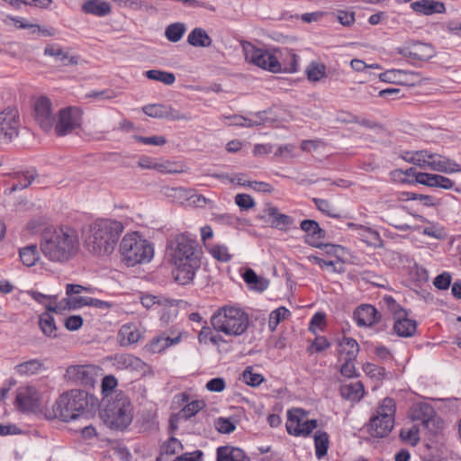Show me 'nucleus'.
<instances>
[{"label": "nucleus", "instance_id": "1", "mask_svg": "<svg viewBox=\"0 0 461 461\" xmlns=\"http://www.w3.org/2000/svg\"><path fill=\"white\" fill-rule=\"evenodd\" d=\"M78 249V235L71 227L47 228L42 232L41 250L50 261L68 262L76 256Z\"/></svg>", "mask_w": 461, "mask_h": 461}, {"label": "nucleus", "instance_id": "2", "mask_svg": "<svg viewBox=\"0 0 461 461\" xmlns=\"http://www.w3.org/2000/svg\"><path fill=\"white\" fill-rule=\"evenodd\" d=\"M168 251L170 262L175 267V280L183 285L191 283L199 267L195 241L185 234L177 235L170 241Z\"/></svg>", "mask_w": 461, "mask_h": 461}, {"label": "nucleus", "instance_id": "3", "mask_svg": "<svg viewBox=\"0 0 461 461\" xmlns=\"http://www.w3.org/2000/svg\"><path fill=\"white\" fill-rule=\"evenodd\" d=\"M121 221L111 219H99L92 222L86 232V248L93 255L104 257L111 255L123 231Z\"/></svg>", "mask_w": 461, "mask_h": 461}, {"label": "nucleus", "instance_id": "4", "mask_svg": "<svg viewBox=\"0 0 461 461\" xmlns=\"http://www.w3.org/2000/svg\"><path fill=\"white\" fill-rule=\"evenodd\" d=\"M103 405L100 418L110 429L123 430L131 423L133 407L130 398L123 392L109 395Z\"/></svg>", "mask_w": 461, "mask_h": 461}, {"label": "nucleus", "instance_id": "5", "mask_svg": "<svg viewBox=\"0 0 461 461\" xmlns=\"http://www.w3.org/2000/svg\"><path fill=\"white\" fill-rule=\"evenodd\" d=\"M242 49L246 61L258 68L269 70L273 73L281 71L294 73L297 70L298 57L288 50L285 51L287 60H284L281 63L275 55L267 50L257 48L250 42L242 43Z\"/></svg>", "mask_w": 461, "mask_h": 461}, {"label": "nucleus", "instance_id": "6", "mask_svg": "<svg viewBox=\"0 0 461 461\" xmlns=\"http://www.w3.org/2000/svg\"><path fill=\"white\" fill-rule=\"evenodd\" d=\"M122 261L127 267L149 263L154 258V247L151 242L139 232H130L123 236L119 245Z\"/></svg>", "mask_w": 461, "mask_h": 461}, {"label": "nucleus", "instance_id": "7", "mask_svg": "<svg viewBox=\"0 0 461 461\" xmlns=\"http://www.w3.org/2000/svg\"><path fill=\"white\" fill-rule=\"evenodd\" d=\"M249 316L240 308L223 306L218 309L211 318L212 328L227 336H240L249 327Z\"/></svg>", "mask_w": 461, "mask_h": 461}, {"label": "nucleus", "instance_id": "8", "mask_svg": "<svg viewBox=\"0 0 461 461\" xmlns=\"http://www.w3.org/2000/svg\"><path fill=\"white\" fill-rule=\"evenodd\" d=\"M87 393L82 390L73 389L59 397L53 411L55 415L63 421L83 420L87 417Z\"/></svg>", "mask_w": 461, "mask_h": 461}, {"label": "nucleus", "instance_id": "9", "mask_svg": "<svg viewBox=\"0 0 461 461\" xmlns=\"http://www.w3.org/2000/svg\"><path fill=\"white\" fill-rule=\"evenodd\" d=\"M22 126L19 111L8 106L0 112V147L12 143L19 136Z\"/></svg>", "mask_w": 461, "mask_h": 461}, {"label": "nucleus", "instance_id": "10", "mask_svg": "<svg viewBox=\"0 0 461 461\" xmlns=\"http://www.w3.org/2000/svg\"><path fill=\"white\" fill-rule=\"evenodd\" d=\"M82 111L76 106L60 109L58 119L54 122V131L57 136H66L81 127Z\"/></svg>", "mask_w": 461, "mask_h": 461}, {"label": "nucleus", "instance_id": "11", "mask_svg": "<svg viewBox=\"0 0 461 461\" xmlns=\"http://www.w3.org/2000/svg\"><path fill=\"white\" fill-rule=\"evenodd\" d=\"M286 430L294 436H308L316 427V420H304V412L300 409L288 411Z\"/></svg>", "mask_w": 461, "mask_h": 461}, {"label": "nucleus", "instance_id": "12", "mask_svg": "<svg viewBox=\"0 0 461 461\" xmlns=\"http://www.w3.org/2000/svg\"><path fill=\"white\" fill-rule=\"evenodd\" d=\"M99 369L93 365L70 366L66 369L65 378L75 384L93 386L96 382Z\"/></svg>", "mask_w": 461, "mask_h": 461}, {"label": "nucleus", "instance_id": "13", "mask_svg": "<svg viewBox=\"0 0 461 461\" xmlns=\"http://www.w3.org/2000/svg\"><path fill=\"white\" fill-rule=\"evenodd\" d=\"M33 108L36 122L44 131H50L55 122L51 101L46 96H41L35 101Z\"/></svg>", "mask_w": 461, "mask_h": 461}, {"label": "nucleus", "instance_id": "14", "mask_svg": "<svg viewBox=\"0 0 461 461\" xmlns=\"http://www.w3.org/2000/svg\"><path fill=\"white\" fill-rule=\"evenodd\" d=\"M379 78L383 82L391 84H399L405 86H415L422 82L419 72L405 71L401 69H390L379 75Z\"/></svg>", "mask_w": 461, "mask_h": 461}, {"label": "nucleus", "instance_id": "15", "mask_svg": "<svg viewBox=\"0 0 461 461\" xmlns=\"http://www.w3.org/2000/svg\"><path fill=\"white\" fill-rule=\"evenodd\" d=\"M398 52L403 57L427 61L435 56V50L430 44L416 42L411 45L398 50Z\"/></svg>", "mask_w": 461, "mask_h": 461}, {"label": "nucleus", "instance_id": "16", "mask_svg": "<svg viewBox=\"0 0 461 461\" xmlns=\"http://www.w3.org/2000/svg\"><path fill=\"white\" fill-rule=\"evenodd\" d=\"M300 228L306 233L305 242L314 248H321V240L325 238V230L314 220H303L300 223Z\"/></svg>", "mask_w": 461, "mask_h": 461}, {"label": "nucleus", "instance_id": "17", "mask_svg": "<svg viewBox=\"0 0 461 461\" xmlns=\"http://www.w3.org/2000/svg\"><path fill=\"white\" fill-rule=\"evenodd\" d=\"M428 167L433 171L447 174L461 172V167L456 162L442 155L431 152L429 155Z\"/></svg>", "mask_w": 461, "mask_h": 461}, {"label": "nucleus", "instance_id": "18", "mask_svg": "<svg viewBox=\"0 0 461 461\" xmlns=\"http://www.w3.org/2000/svg\"><path fill=\"white\" fill-rule=\"evenodd\" d=\"M15 403L23 411H32L36 408L38 406V395L35 388L32 386L19 388Z\"/></svg>", "mask_w": 461, "mask_h": 461}, {"label": "nucleus", "instance_id": "19", "mask_svg": "<svg viewBox=\"0 0 461 461\" xmlns=\"http://www.w3.org/2000/svg\"><path fill=\"white\" fill-rule=\"evenodd\" d=\"M354 319L358 326L367 327L377 323L380 320V314L374 306L363 304L354 312Z\"/></svg>", "mask_w": 461, "mask_h": 461}, {"label": "nucleus", "instance_id": "20", "mask_svg": "<svg viewBox=\"0 0 461 461\" xmlns=\"http://www.w3.org/2000/svg\"><path fill=\"white\" fill-rule=\"evenodd\" d=\"M265 212L269 217V223L272 228L287 231L294 224V219L287 214L281 213L276 206L267 204Z\"/></svg>", "mask_w": 461, "mask_h": 461}, {"label": "nucleus", "instance_id": "21", "mask_svg": "<svg viewBox=\"0 0 461 461\" xmlns=\"http://www.w3.org/2000/svg\"><path fill=\"white\" fill-rule=\"evenodd\" d=\"M176 398L178 400L180 404L185 405L178 412V416L185 420H188L191 417L194 416L197 412L203 410L205 407V402L202 400H196L189 402V394L186 393H178Z\"/></svg>", "mask_w": 461, "mask_h": 461}, {"label": "nucleus", "instance_id": "22", "mask_svg": "<svg viewBox=\"0 0 461 461\" xmlns=\"http://www.w3.org/2000/svg\"><path fill=\"white\" fill-rule=\"evenodd\" d=\"M394 422L390 419L374 416L370 419L368 425V432L371 436L375 438L386 437L393 429Z\"/></svg>", "mask_w": 461, "mask_h": 461}, {"label": "nucleus", "instance_id": "23", "mask_svg": "<svg viewBox=\"0 0 461 461\" xmlns=\"http://www.w3.org/2000/svg\"><path fill=\"white\" fill-rule=\"evenodd\" d=\"M182 333L178 332L176 336L167 335L166 332L153 338L148 345L149 350L152 353H160L172 345L181 341Z\"/></svg>", "mask_w": 461, "mask_h": 461}, {"label": "nucleus", "instance_id": "24", "mask_svg": "<svg viewBox=\"0 0 461 461\" xmlns=\"http://www.w3.org/2000/svg\"><path fill=\"white\" fill-rule=\"evenodd\" d=\"M411 8L420 14L431 15L434 14H443L446 11L442 2L434 0H420L411 4Z\"/></svg>", "mask_w": 461, "mask_h": 461}, {"label": "nucleus", "instance_id": "25", "mask_svg": "<svg viewBox=\"0 0 461 461\" xmlns=\"http://www.w3.org/2000/svg\"><path fill=\"white\" fill-rule=\"evenodd\" d=\"M44 362L38 358L30 359L14 366V371L21 376H31L45 370Z\"/></svg>", "mask_w": 461, "mask_h": 461}, {"label": "nucleus", "instance_id": "26", "mask_svg": "<svg viewBox=\"0 0 461 461\" xmlns=\"http://www.w3.org/2000/svg\"><path fill=\"white\" fill-rule=\"evenodd\" d=\"M142 337V333L134 323L124 324L119 330L120 343L122 346L137 343Z\"/></svg>", "mask_w": 461, "mask_h": 461}, {"label": "nucleus", "instance_id": "27", "mask_svg": "<svg viewBox=\"0 0 461 461\" xmlns=\"http://www.w3.org/2000/svg\"><path fill=\"white\" fill-rule=\"evenodd\" d=\"M339 392L343 399L353 402H359L365 393L364 385L361 382L343 384L340 386Z\"/></svg>", "mask_w": 461, "mask_h": 461}, {"label": "nucleus", "instance_id": "28", "mask_svg": "<svg viewBox=\"0 0 461 461\" xmlns=\"http://www.w3.org/2000/svg\"><path fill=\"white\" fill-rule=\"evenodd\" d=\"M216 461H249L242 449L233 447H220L217 448Z\"/></svg>", "mask_w": 461, "mask_h": 461}, {"label": "nucleus", "instance_id": "29", "mask_svg": "<svg viewBox=\"0 0 461 461\" xmlns=\"http://www.w3.org/2000/svg\"><path fill=\"white\" fill-rule=\"evenodd\" d=\"M416 321L407 318V314L405 317L398 316L395 318L393 330L398 336L405 338L411 337L416 332Z\"/></svg>", "mask_w": 461, "mask_h": 461}, {"label": "nucleus", "instance_id": "30", "mask_svg": "<svg viewBox=\"0 0 461 461\" xmlns=\"http://www.w3.org/2000/svg\"><path fill=\"white\" fill-rule=\"evenodd\" d=\"M35 171L28 170L26 172H15L11 175V178L14 181L9 189V193L17 190H23L28 187L36 177Z\"/></svg>", "mask_w": 461, "mask_h": 461}, {"label": "nucleus", "instance_id": "31", "mask_svg": "<svg viewBox=\"0 0 461 461\" xmlns=\"http://www.w3.org/2000/svg\"><path fill=\"white\" fill-rule=\"evenodd\" d=\"M143 362L137 357L131 354H117L114 357V366L118 369H140L143 366Z\"/></svg>", "mask_w": 461, "mask_h": 461}, {"label": "nucleus", "instance_id": "32", "mask_svg": "<svg viewBox=\"0 0 461 461\" xmlns=\"http://www.w3.org/2000/svg\"><path fill=\"white\" fill-rule=\"evenodd\" d=\"M82 10L86 14L104 16L111 13V6L109 3L104 1L88 0L83 4Z\"/></svg>", "mask_w": 461, "mask_h": 461}, {"label": "nucleus", "instance_id": "33", "mask_svg": "<svg viewBox=\"0 0 461 461\" xmlns=\"http://www.w3.org/2000/svg\"><path fill=\"white\" fill-rule=\"evenodd\" d=\"M28 294L39 303L45 305L47 312H59L64 308L54 304L57 302V295H47L37 291H29Z\"/></svg>", "mask_w": 461, "mask_h": 461}, {"label": "nucleus", "instance_id": "34", "mask_svg": "<svg viewBox=\"0 0 461 461\" xmlns=\"http://www.w3.org/2000/svg\"><path fill=\"white\" fill-rule=\"evenodd\" d=\"M172 190L180 196H185L190 201V204L195 207L203 208L206 204L212 203L210 199L206 198L205 196L195 194L193 189L177 187Z\"/></svg>", "mask_w": 461, "mask_h": 461}, {"label": "nucleus", "instance_id": "35", "mask_svg": "<svg viewBox=\"0 0 461 461\" xmlns=\"http://www.w3.org/2000/svg\"><path fill=\"white\" fill-rule=\"evenodd\" d=\"M187 42L194 47L205 48L211 46L212 39L203 29L195 28L189 33Z\"/></svg>", "mask_w": 461, "mask_h": 461}, {"label": "nucleus", "instance_id": "36", "mask_svg": "<svg viewBox=\"0 0 461 461\" xmlns=\"http://www.w3.org/2000/svg\"><path fill=\"white\" fill-rule=\"evenodd\" d=\"M44 54L47 56L55 57L63 62L64 65H76L77 64V59L76 57H69L65 53L62 48L59 45L49 44L45 47Z\"/></svg>", "mask_w": 461, "mask_h": 461}, {"label": "nucleus", "instance_id": "37", "mask_svg": "<svg viewBox=\"0 0 461 461\" xmlns=\"http://www.w3.org/2000/svg\"><path fill=\"white\" fill-rule=\"evenodd\" d=\"M145 76L150 80L161 82L166 86H171L176 81L174 73L159 69L147 70Z\"/></svg>", "mask_w": 461, "mask_h": 461}, {"label": "nucleus", "instance_id": "38", "mask_svg": "<svg viewBox=\"0 0 461 461\" xmlns=\"http://www.w3.org/2000/svg\"><path fill=\"white\" fill-rule=\"evenodd\" d=\"M50 312H43L40 316L39 324L41 331L48 337L55 338L57 336V327L54 318L50 314Z\"/></svg>", "mask_w": 461, "mask_h": 461}, {"label": "nucleus", "instance_id": "39", "mask_svg": "<svg viewBox=\"0 0 461 461\" xmlns=\"http://www.w3.org/2000/svg\"><path fill=\"white\" fill-rule=\"evenodd\" d=\"M183 446L177 438L171 437L167 442H165L160 447V454L157 457V461H163V456H173L182 450Z\"/></svg>", "mask_w": 461, "mask_h": 461}, {"label": "nucleus", "instance_id": "40", "mask_svg": "<svg viewBox=\"0 0 461 461\" xmlns=\"http://www.w3.org/2000/svg\"><path fill=\"white\" fill-rule=\"evenodd\" d=\"M314 445L316 457L322 458L329 448V435L324 431H317L314 435Z\"/></svg>", "mask_w": 461, "mask_h": 461}, {"label": "nucleus", "instance_id": "41", "mask_svg": "<svg viewBox=\"0 0 461 461\" xmlns=\"http://www.w3.org/2000/svg\"><path fill=\"white\" fill-rule=\"evenodd\" d=\"M155 170L163 174H180L187 171L185 167L181 163L169 160L157 163Z\"/></svg>", "mask_w": 461, "mask_h": 461}, {"label": "nucleus", "instance_id": "42", "mask_svg": "<svg viewBox=\"0 0 461 461\" xmlns=\"http://www.w3.org/2000/svg\"><path fill=\"white\" fill-rule=\"evenodd\" d=\"M20 258L26 267L33 266L39 259V252L36 245H29L20 250Z\"/></svg>", "mask_w": 461, "mask_h": 461}, {"label": "nucleus", "instance_id": "43", "mask_svg": "<svg viewBox=\"0 0 461 461\" xmlns=\"http://www.w3.org/2000/svg\"><path fill=\"white\" fill-rule=\"evenodd\" d=\"M396 411L395 402L392 398H384L380 403L377 415L383 418H388L394 422V414Z\"/></svg>", "mask_w": 461, "mask_h": 461}, {"label": "nucleus", "instance_id": "44", "mask_svg": "<svg viewBox=\"0 0 461 461\" xmlns=\"http://www.w3.org/2000/svg\"><path fill=\"white\" fill-rule=\"evenodd\" d=\"M380 303L393 315L394 319L398 316L405 317L406 315L405 310L402 308L391 295L384 296Z\"/></svg>", "mask_w": 461, "mask_h": 461}, {"label": "nucleus", "instance_id": "45", "mask_svg": "<svg viewBox=\"0 0 461 461\" xmlns=\"http://www.w3.org/2000/svg\"><path fill=\"white\" fill-rule=\"evenodd\" d=\"M185 32V24L176 23L168 25L166 29V37L171 42H177L183 37Z\"/></svg>", "mask_w": 461, "mask_h": 461}, {"label": "nucleus", "instance_id": "46", "mask_svg": "<svg viewBox=\"0 0 461 461\" xmlns=\"http://www.w3.org/2000/svg\"><path fill=\"white\" fill-rule=\"evenodd\" d=\"M340 353H345L349 358H356L358 352V344L352 338H343L339 342Z\"/></svg>", "mask_w": 461, "mask_h": 461}, {"label": "nucleus", "instance_id": "47", "mask_svg": "<svg viewBox=\"0 0 461 461\" xmlns=\"http://www.w3.org/2000/svg\"><path fill=\"white\" fill-rule=\"evenodd\" d=\"M119 6L131 11H149L152 9V5L144 0H116Z\"/></svg>", "mask_w": 461, "mask_h": 461}, {"label": "nucleus", "instance_id": "48", "mask_svg": "<svg viewBox=\"0 0 461 461\" xmlns=\"http://www.w3.org/2000/svg\"><path fill=\"white\" fill-rule=\"evenodd\" d=\"M290 312L285 307H279L269 315L268 328L271 331L276 330L281 321L286 319Z\"/></svg>", "mask_w": 461, "mask_h": 461}, {"label": "nucleus", "instance_id": "49", "mask_svg": "<svg viewBox=\"0 0 461 461\" xmlns=\"http://www.w3.org/2000/svg\"><path fill=\"white\" fill-rule=\"evenodd\" d=\"M326 67L323 64L312 62L306 68L307 77L310 81L317 82L325 75Z\"/></svg>", "mask_w": 461, "mask_h": 461}, {"label": "nucleus", "instance_id": "50", "mask_svg": "<svg viewBox=\"0 0 461 461\" xmlns=\"http://www.w3.org/2000/svg\"><path fill=\"white\" fill-rule=\"evenodd\" d=\"M243 278L248 284H253L258 291H264L267 287V282L258 277L252 269L246 270Z\"/></svg>", "mask_w": 461, "mask_h": 461}, {"label": "nucleus", "instance_id": "51", "mask_svg": "<svg viewBox=\"0 0 461 461\" xmlns=\"http://www.w3.org/2000/svg\"><path fill=\"white\" fill-rule=\"evenodd\" d=\"M166 109L167 104H147L142 107V111L146 115L159 119L165 118V116H167Z\"/></svg>", "mask_w": 461, "mask_h": 461}, {"label": "nucleus", "instance_id": "52", "mask_svg": "<svg viewBox=\"0 0 461 461\" xmlns=\"http://www.w3.org/2000/svg\"><path fill=\"white\" fill-rule=\"evenodd\" d=\"M117 385V380L113 375H106L103 378L102 381V393L104 395L102 402H104V400L108 398L109 395L115 394L116 393H119L120 391H113V389Z\"/></svg>", "mask_w": 461, "mask_h": 461}, {"label": "nucleus", "instance_id": "53", "mask_svg": "<svg viewBox=\"0 0 461 461\" xmlns=\"http://www.w3.org/2000/svg\"><path fill=\"white\" fill-rule=\"evenodd\" d=\"M400 438L410 443L411 446H416L420 440L419 429L416 426H411L409 429H402L400 432Z\"/></svg>", "mask_w": 461, "mask_h": 461}, {"label": "nucleus", "instance_id": "54", "mask_svg": "<svg viewBox=\"0 0 461 461\" xmlns=\"http://www.w3.org/2000/svg\"><path fill=\"white\" fill-rule=\"evenodd\" d=\"M243 381L250 386H258L263 381L264 377L260 374L252 372V367L248 366L242 373Z\"/></svg>", "mask_w": 461, "mask_h": 461}, {"label": "nucleus", "instance_id": "55", "mask_svg": "<svg viewBox=\"0 0 461 461\" xmlns=\"http://www.w3.org/2000/svg\"><path fill=\"white\" fill-rule=\"evenodd\" d=\"M364 372L371 378L383 379L386 375L385 369L372 363H366L363 366Z\"/></svg>", "mask_w": 461, "mask_h": 461}, {"label": "nucleus", "instance_id": "56", "mask_svg": "<svg viewBox=\"0 0 461 461\" xmlns=\"http://www.w3.org/2000/svg\"><path fill=\"white\" fill-rule=\"evenodd\" d=\"M313 202L320 212L332 218L339 217V214L334 212V207L328 200L313 198Z\"/></svg>", "mask_w": 461, "mask_h": 461}, {"label": "nucleus", "instance_id": "57", "mask_svg": "<svg viewBox=\"0 0 461 461\" xmlns=\"http://www.w3.org/2000/svg\"><path fill=\"white\" fill-rule=\"evenodd\" d=\"M210 252L219 261L228 262L230 259V254L225 246L214 245L211 248Z\"/></svg>", "mask_w": 461, "mask_h": 461}, {"label": "nucleus", "instance_id": "58", "mask_svg": "<svg viewBox=\"0 0 461 461\" xmlns=\"http://www.w3.org/2000/svg\"><path fill=\"white\" fill-rule=\"evenodd\" d=\"M216 429L222 434H229L235 430V424L228 418H219L215 423Z\"/></svg>", "mask_w": 461, "mask_h": 461}, {"label": "nucleus", "instance_id": "59", "mask_svg": "<svg viewBox=\"0 0 461 461\" xmlns=\"http://www.w3.org/2000/svg\"><path fill=\"white\" fill-rule=\"evenodd\" d=\"M235 203L241 210H249L256 205L254 199L247 194H238Z\"/></svg>", "mask_w": 461, "mask_h": 461}, {"label": "nucleus", "instance_id": "60", "mask_svg": "<svg viewBox=\"0 0 461 461\" xmlns=\"http://www.w3.org/2000/svg\"><path fill=\"white\" fill-rule=\"evenodd\" d=\"M165 119L171 121H189L192 119L190 113H183L170 105H167Z\"/></svg>", "mask_w": 461, "mask_h": 461}, {"label": "nucleus", "instance_id": "61", "mask_svg": "<svg viewBox=\"0 0 461 461\" xmlns=\"http://www.w3.org/2000/svg\"><path fill=\"white\" fill-rule=\"evenodd\" d=\"M135 139L145 145L162 146L167 142L164 136L155 135L150 137L135 136Z\"/></svg>", "mask_w": 461, "mask_h": 461}, {"label": "nucleus", "instance_id": "62", "mask_svg": "<svg viewBox=\"0 0 461 461\" xmlns=\"http://www.w3.org/2000/svg\"><path fill=\"white\" fill-rule=\"evenodd\" d=\"M93 298L91 297H74V298H68L66 299V304L70 309H76L81 306H91V303L89 301H92Z\"/></svg>", "mask_w": 461, "mask_h": 461}, {"label": "nucleus", "instance_id": "63", "mask_svg": "<svg viewBox=\"0 0 461 461\" xmlns=\"http://www.w3.org/2000/svg\"><path fill=\"white\" fill-rule=\"evenodd\" d=\"M451 276L449 273H443V274H440L438 275L435 279H434V285L438 288V289H440V290H446L449 287L450 284H451Z\"/></svg>", "mask_w": 461, "mask_h": 461}, {"label": "nucleus", "instance_id": "64", "mask_svg": "<svg viewBox=\"0 0 461 461\" xmlns=\"http://www.w3.org/2000/svg\"><path fill=\"white\" fill-rule=\"evenodd\" d=\"M429 155H430V152L428 150L416 151L414 165H416L421 168L428 167V163L429 162Z\"/></svg>", "mask_w": 461, "mask_h": 461}]
</instances>
